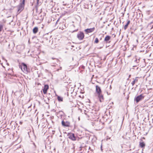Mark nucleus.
Masks as SVG:
<instances>
[{"label":"nucleus","instance_id":"f257e3e1","mask_svg":"<svg viewBox=\"0 0 153 153\" xmlns=\"http://www.w3.org/2000/svg\"><path fill=\"white\" fill-rule=\"evenodd\" d=\"M25 4L19 2V4L17 5L16 7L17 9V13L18 14H19L24 9Z\"/></svg>","mask_w":153,"mask_h":153},{"label":"nucleus","instance_id":"f03ea898","mask_svg":"<svg viewBox=\"0 0 153 153\" xmlns=\"http://www.w3.org/2000/svg\"><path fill=\"white\" fill-rule=\"evenodd\" d=\"M19 67L24 73L26 74L27 73L28 70L26 64L24 63H22L19 65Z\"/></svg>","mask_w":153,"mask_h":153},{"label":"nucleus","instance_id":"7ed1b4c3","mask_svg":"<svg viewBox=\"0 0 153 153\" xmlns=\"http://www.w3.org/2000/svg\"><path fill=\"white\" fill-rule=\"evenodd\" d=\"M77 37L79 40H82L84 37L83 33L81 31L78 32L77 35Z\"/></svg>","mask_w":153,"mask_h":153},{"label":"nucleus","instance_id":"20e7f679","mask_svg":"<svg viewBox=\"0 0 153 153\" xmlns=\"http://www.w3.org/2000/svg\"><path fill=\"white\" fill-rule=\"evenodd\" d=\"M144 98V96L142 94H141L135 97L134 98V101H136V102L137 103L143 99Z\"/></svg>","mask_w":153,"mask_h":153},{"label":"nucleus","instance_id":"39448f33","mask_svg":"<svg viewBox=\"0 0 153 153\" xmlns=\"http://www.w3.org/2000/svg\"><path fill=\"white\" fill-rule=\"evenodd\" d=\"M68 138L72 141H75L76 140V137L74 134L69 133L67 135Z\"/></svg>","mask_w":153,"mask_h":153},{"label":"nucleus","instance_id":"423d86ee","mask_svg":"<svg viewBox=\"0 0 153 153\" xmlns=\"http://www.w3.org/2000/svg\"><path fill=\"white\" fill-rule=\"evenodd\" d=\"M62 124L64 127H69L70 126V123L68 121H65L64 120L62 121Z\"/></svg>","mask_w":153,"mask_h":153},{"label":"nucleus","instance_id":"0eeeda50","mask_svg":"<svg viewBox=\"0 0 153 153\" xmlns=\"http://www.w3.org/2000/svg\"><path fill=\"white\" fill-rule=\"evenodd\" d=\"M135 15H137V16L136 17V18L137 19V20H136V22L137 23L136 25L137 26H140V25L139 23L138 22V24H137V22H139V18L140 16V14L139 13V14H138L137 12H136L134 11V16Z\"/></svg>","mask_w":153,"mask_h":153},{"label":"nucleus","instance_id":"6e6552de","mask_svg":"<svg viewBox=\"0 0 153 153\" xmlns=\"http://www.w3.org/2000/svg\"><path fill=\"white\" fill-rule=\"evenodd\" d=\"M49 88V86L48 85H44V88L43 89V91L44 94H45L47 92Z\"/></svg>","mask_w":153,"mask_h":153},{"label":"nucleus","instance_id":"1a4fd4ad","mask_svg":"<svg viewBox=\"0 0 153 153\" xmlns=\"http://www.w3.org/2000/svg\"><path fill=\"white\" fill-rule=\"evenodd\" d=\"M98 97L99 99V100L100 102H102L103 101L104 97L103 95L101 93L97 94Z\"/></svg>","mask_w":153,"mask_h":153},{"label":"nucleus","instance_id":"9d476101","mask_svg":"<svg viewBox=\"0 0 153 153\" xmlns=\"http://www.w3.org/2000/svg\"><path fill=\"white\" fill-rule=\"evenodd\" d=\"M96 92L97 94L101 93L102 91L100 88L97 85L96 86Z\"/></svg>","mask_w":153,"mask_h":153},{"label":"nucleus","instance_id":"9b49d317","mask_svg":"<svg viewBox=\"0 0 153 153\" xmlns=\"http://www.w3.org/2000/svg\"><path fill=\"white\" fill-rule=\"evenodd\" d=\"M95 29L94 27L88 28L85 30V31L87 33H90L93 32Z\"/></svg>","mask_w":153,"mask_h":153},{"label":"nucleus","instance_id":"f8f14e48","mask_svg":"<svg viewBox=\"0 0 153 153\" xmlns=\"http://www.w3.org/2000/svg\"><path fill=\"white\" fill-rule=\"evenodd\" d=\"M111 38V36H109L107 35L105 38L104 41L106 43H109L110 42H109V41L110 39Z\"/></svg>","mask_w":153,"mask_h":153},{"label":"nucleus","instance_id":"ddd939ff","mask_svg":"<svg viewBox=\"0 0 153 153\" xmlns=\"http://www.w3.org/2000/svg\"><path fill=\"white\" fill-rule=\"evenodd\" d=\"M139 145L141 148H144L145 146V144L143 142L140 141L139 143Z\"/></svg>","mask_w":153,"mask_h":153},{"label":"nucleus","instance_id":"4468645a","mask_svg":"<svg viewBox=\"0 0 153 153\" xmlns=\"http://www.w3.org/2000/svg\"><path fill=\"white\" fill-rule=\"evenodd\" d=\"M10 46H11V47L13 48L15 46L14 43L13 41H12L10 42L9 44L8 45V47L9 48H10Z\"/></svg>","mask_w":153,"mask_h":153},{"label":"nucleus","instance_id":"2eb2a0df","mask_svg":"<svg viewBox=\"0 0 153 153\" xmlns=\"http://www.w3.org/2000/svg\"><path fill=\"white\" fill-rule=\"evenodd\" d=\"M38 31V28L37 27H35L33 29V32L34 33H37Z\"/></svg>","mask_w":153,"mask_h":153},{"label":"nucleus","instance_id":"dca6fc26","mask_svg":"<svg viewBox=\"0 0 153 153\" xmlns=\"http://www.w3.org/2000/svg\"><path fill=\"white\" fill-rule=\"evenodd\" d=\"M130 23V21L129 20L128 21H127V23L124 26V29L125 30H126L127 29V28L128 26V25Z\"/></svg>","mask_w":153,"mask_h":153},{"label":"nucleus","instance_id":"f3484780","mask_svg":"<svg viewBox=\"0 0 153 153\" xmlns=\"http://www.w3.org/2000/svg\"><path fill=\"white\" fill-rule=\"evenodd\" d=\"M57 99L58 101L59 102H62L63 101V98L61 97L58 96L57 97Z\"/></svg>","mask_w":153,"mask_h":153},{"label":"nucleus","instance_id":"a211bd4d","mask_svg":"<svg viewBox=\"0 0 153 153\" xmlns=\"http://www.w3.org/2000/svg\"><path fill=\"white\" fill-rule=\"evenodd\" d=\"M129 31L133 32H134V28L133 26H132V27L130 28V29L129 30Z\"/></svg>","mask_w":153,"mask_h":153},{"label":"nucleus","instance_id":"6ab92c4d","mask_svg":"<svg viewBox=\"0 0 153 153\" xmlns=\"http://www.w3.org/2000/svg\"><path fill=\"white\" fill-rule=\"evenodd\" d=\"M134 33V32H133L129 31L128 35L130 36H132V35Z\"/></svg>","mask_w":153,"mask_h":153},{"label":"nucleus","instance_id":"aec40b11","mask_svg":"<svg viewBox=\"0 0 153 153\" xmlns=\"http://www.w3.org/2000/svg\"><path fill=\"white\" fill-rule=\"evenodd\" d=\"M99 42V40L97 38H96L95 39L94 41V43H97Z\"/></svg>","mask_w":153,"mask_h":153},{"label":"nucleus","instance_id":"412c9836","mask_svg":"<svg viewBox=\"0 0 153 153\" xmlns=\"http://www.w3.org/2000/svg\"><path fill=\"white\" fill-rule=\"evenodd\" d=\"M139 79V77H136L135 78V79H134V83L136 82H137V81H138V79Z\"/></svg>","mask_w":153,"mask_h":153},{"label":"nucleus","instance_id":"4be33fe9","mask_svg":"<svg viewBox=\"0 0 153 153\" xmlns=\"http://www.w3.org/2000/svg\"><path fill=\"white\" fill-rule=\"evenodd\" d=\"M25 0H20L19 2L25 4Z\"/></svg>","mask_w":153,"mask_h":153},{"label":"nucleus","instance_id":"5701e85b","mask_svg":"<svg viewBox=\"0 0 153 153\" xmlns=\"http://www.w3.org/2000/svg\"><path fill=\"white\" fill-rule=\"evenodd\" d=\"M3 26L2 25H0V32H1L3 28Z\"/></svg>","mask_w":153,"mask_h":153},{"label":"nucleus","instance_id":"b1692460","mask_svg":"<svg viewBox=\"0 0 153 153\" xmlns=\"http://www.w3.org/2000/svg\"><path fill=\"white\" fill-rule=\"evenodd\" d=\"M139 62V59H138V60L136 59L135 60H134V63L136 62L137 63H138Z\"/></svg>","mask_w":153,"mask_h":153},{"label":"nucleus","instance_id":"393cba45","mask_svg":"<svg viewBox=\"0 0 153 153\" xmlns=\"http://www.w3.org/2000/svg\"><path fill=\"white\" fill-rule=\"evenodd\" d=\"M77 30H78V29L76 30H73V31H72V33H74V32H76V31H77Z\"/></svg>","mask_w":153,"mask_h":153},{"label":"nucleus","instance_id":"a878e982","mask_svg":"<svg viewBox=\"0 0 153 153\" xmlns=\"http://www.w3.org/2000/svg\"><path fill=\"white\" fill-rule=\"evenodd\" d=\"M131 84L133 86L134 85V80L132 81Z\"/></svg>","mask_w":153,"mask_h":153},{"label":"nucleus","instance_id":"bb28decb","mask_svg":"<svg viewBox=\"0 0 153 153\" xmlns=\"http://www.w3.org/2000/svg\"><path fill=\"white\" fill-rule=\"evenodd\" d=\"M37 0V4H39V0Z\"/></svg>","mask_w":153,"mask_h":153},{"label":"nucleus","instance_id":"cd10ccee","mask_svg":"<svg viewBox=\"0 0 153 153\" xmlns=\"http://www.w3.org/2000/svg\"><path fill=\"white\" fill-rule=\"evenodd\" d=\"M3 22H4V23H5V20H3Z\"/></svg>","mask_w":153,"mask_h":153},{"label":"nucleus","instance_id":"c85d7f7f","mask_svg":"<svg viewBox=\"0 0 153 153\" xmlns=\"http://www.w3.org/2000/svg\"><path fill=\"white\" fill-rule=\"evenodd\" d=\"M22 122H20V123L21 124H22Z\"/></svg>","mask_w":153,"mask_h":153},{"label":"nucleus","instance_id":"c756f323","mask_svg":"<svg viewBox=\"0 0 153 153\" xmlns=\"http://www.w3.org/2000/svg\"><path fill=\"white\" fill-rule=\"evenodd\" d=\"M102 146H101V150L102 151Z\"/></svg>","mask_w":153,"mask_h":153},{"label":"nucleus","instance_id":"7c9ffc66","mask_svg":"<svg viewBox=\"0 0 153 153\" xmlns=\"http://www.w3.org/2000/svg\"><path fill=\"white\" fill-rule=\"evenodd\" d=\"M130 76H131V75H129V77H130Z\"/></svg>","mask_w":153,"mask_h":153},{"label":"nucleus","instance_id":"2f4dec72","mask_svg":"<svg viewBox=\"0 0 153 153\" xmlns=\"http://www.w3.org/2000/svg\"><path fill=\"white\" fill-rule=\"evenodd\" d=\"M136 41L137 42H138V40L137 39L136 40Z\"/></svg>","mask_w":153,"mask_h":153},{"label":"nucleus","instance_id":"473e14b6","mask_svg":"<svg viewBox=\"0 0 153 153\" xmlns=\"http://www.w3.org/2000/svg\"><path fill=\"white\" fill-rule=\"evenodd\" d=\"M56 61H57V62L58 61V59H56Z\"/></svg>","mask_w":153,"mask_h":153},{"label":"nucleus","instance_id":"72a5a7b5","mask_svg":"<svg viewBox=\"0 0 153 153\" xmlns=\"http://www.w3.org/2000/svg\"><path fill=\"white\" fill-rule=\"evenodd\" d=\"M52 58V59H54L53 58Z\"/></svg>","mask_w":153,"mask_h":153},{"label":"nucleus","instance_id":"f704fd0d","mask_svg":"<svg viewBox=\"0 0 153 153\" xmlns=\"http://www.w3.org/2000/svg\"><path fill=\"white\" fill-rule=\"evenodd\" d=\"M133 48H134V47H133V48H132L133 50V49H134Z\"/></svg>","mask_w":153,"mask_h":153},{"label":"nucleus","instance_id":"c9c22d12","mask_svg":"<svg viewBox=\"0 0 153 153\" xmlns=\"http://www.w3.org/2000/svg\"><path fill=\"white\" fill-rule=\"evenodd\" d=\"M34 146H35V143H34Z\"/></svg>","mask_w":153,"mask_h":153},{"label":"nucleus","instance_id":"e433bc0d","mask_svg":"<svg viewBox=\"0 0 153 153\" xmlns=\"http://www.w3.org/2000/svg\"><path fill=\"white\" fill-rule=\"evenodd\" d=\"M137 66L136 65V66L134 65V67H135V66Z\"/></svg>","mask_w":153,"mask_h":153},{"label":"nucleus","instance_id":"4c0bfd02","mask_svg":"<svg viewBox=\"0 0 153 153\" xmlns=\"http://www.w3.org/2000/svg\"><path fill=\"white\" fill-rule=\"evenodd\" d=\"M102 48V47L101 48Z\"/></svg>","mask_w":153,"mask_h":153}]
</instances>
